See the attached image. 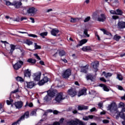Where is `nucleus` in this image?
<instances>
[{"mask_svg": "<svg viewBox=\"0 0 125 125\" xmlns=\"http://www.w3.org/2000/svg\"><path fill=\"white\" fill-rule=\"evenodd\" d=\"M78 109L80 111H82V110H87V109H88V106L86 105H79Z\"/></svg>", "mask_w": 125, "mask_h": 125, "instance_id": "obj_24", "label": "nucleus"}, {"mask_svg": "<svg viewBox=\"0 0 125 125\" xmlns=\"http://www.w3.org/2000/svg\"><path fill=\"white\" fill-rule=\"evenodd\" d=\"M57 53L59 54L60 56H64V55H65V51H64V50H58L57 52H56L55 54H54V56H56V54H57Z\"/></svg>", "mask_w": 125, "mask_h": 125, "instance_id": "obj_20", "label": "nucleus"}, {"mask_svg": "<svg viewBox=\"0 0 125 125\" xmlns=\"http://www.w3.org/2000/svg\"><path fill=\"white\" fill-rule=\"evenodd\" d=\"M15 106L16 109H18L19 110L23 106V102L21 101L17 102L15 103Z\"/></svg>", "mask_w": 125, "mask_h": 125, "instance_id": "obj_13", "label": "nucleus"}, {"mask_svg": "<svg viewBox=\"0 0 125 125\" xmlns=\"http://www.w3.org/2000/svg\"><path fill=\"white\" fill-rule=\"evenodd\" d=\"M34 47L35 49H41V48H42V47L38 45L37 43H34Z\"/></svg>", "mask_w": 125, "mask_h": 125, "instance_id": "obj_39", "label": "nucleus"}, {"mask_svg": "<svg viewBox=\"0 0 125 125\" xmlns=\"http://www.w3.org/2000/svg\"><path fill=\"white\" fill-rule=\"evenodd\" d=\"M77 121L70 120L66 123V125H77Z\"/></svg>", "mask_w": 125, "mask_h": 125, "instance_id": "obj_26", "label": "nucleus"}, {"mask_svg": "<svg viewBox=\"0 0 125 125\" xmlns=\"http://www.w3.org/2000/svg\"><path fill=\"white\" fill-rule=\"evenodd\" d=\"M112 18L114 19V20H116V19H119V16H113Z\"/></svg>", "mask_w": 125, "mask_h": 125, "instance_id": "obj_55", "label": "nucleus"}, {"mask_svg": "<svg viewBox=\"0 0 125 125\" xmlns=\"http://www.w3.org/2000/svg\"><path fill=\"white\" fill-rule=\"evenodd\" d=\"M82 50L83 51H89L91 50V47L89 46H85L82 48Z\"/></svg>", "mask_w": 125, "mask_h": 125, "instance_id": "obj_29", "label": "nucleus"}, {"mask_svg": "<svg viewBox=\"0 0 125 125\" xmlns=\"http://www.w3.org/2000/svg\"><path fill=\"white\" fill-rule=\"evenodd\" d=\"M83 120L84 121H88V120H89L88 116H85V117H83Z\"/></svg>", "mask_w": 125, "mask_h": 125, "instance_id": "obj_54", "label": "nucleus"}, {"mask_svg": "<svg viewBox=\"0 0 125 125\" xmlns=\"http://www.w3.org/2000/svg\"><path fill=\"white\" fill-rule=\"evenodd\" d=\"M91 66L93 67V70L94 72H97L98 71V66L99 65V62L98 61H95L91 63Z\"/></svg>", "mask_w": 125, "mask_h": 125, "instance_id": "obj_9", "label": "nucleus"}, {"mask_svg": "<svg viewBox=\"0 0 125 125\" xmlns=\"http://www.w3.org/2000/svg\"><path fill=\"white\" fill-rule=\"evenodd\" d=\"M120 107H125V104L124 103H120L119 104Z\"/></svg>", "mask_w": 125, "mask_h": 125, "instance_id": "obj_56", "label": "nucleus"}, {"mask_svg": "<svg viewBox=\"0 0 125 125\" xmlns=\"http://www.w3.org/2000/svg\"><path fill=\"white\" fill-rule=\"evenodd\" d=\"M47 82H48V78H47V77H44L42 80L38 83V84L40 86L43 85V84H44L45 83H47Z\"/></svg>", "mask_w": 125, "mask_h": 125, "instance_id": "obj_12", "label": "nucleus"}, {"mask_svg": "<svg viewBox=\"0 0 125 125\" xmlns=\"http://www.w3.org/2000/svg\"><path fill=\"white\" fill-rule=\"evenodd\" d=\"M103 122L104 123V124H108L109 123V121L107 120H104L103 121Z\"/></svg>", "mask_w": 125, "mask_h": 125, "instance_id": "obj_60", "label": "nucleus"}, {"mask_svg": "<svg viewBox=\"0 0 125 125\" xmlns=\"http://www.w3.org/2000/svg\"><path fill=\"white\" fill-rule=\"evenodd\" d=\"M90 112H94V111H96V108L95 107H93L92 108H91L90 110Z\"/></svg>", "mask_w": 125, "mask_h": 125, "instance_id": "obj_62", "label": "nucleus"}, {"mask_svg": "<svg viewBox=\"0 0 125 125\" xmlns=\"http://www.w3.org/2000/svg\"><path fill=\"white\" fill-rule=\"evenodd\" d=\"M103 75L104 76L105 78H110V77H112L113 74L111 73H105V71L103 72Z\"/></svg>", "mask_w": 125, "mask_h": 125, "instance_id": "obj_30", "label": "nucleus"}, {"mask_svg": "<svg viewBox=\"0 0 125 125\" xmlns=\"http://www.w3.org/2000/svg\"><path fill=\"white\" fill-rule=\"evenodd\" d=\"M116 108H117V105L115 103H112L108 105L107 107L108 111H110V112H113L116 110Z\"/></svg>", "mask_w": 125, "mask_h": 125, "instance_id": "obj_8", "label": "nucleus"}, {"mask_svg": "<svg viewBox=\"0 0 125 125\" xmlns=\"http://www.w3.org/2000/svg\"><path fill=\"white\" fill-rule=\"evenodd\" d=\"M27 62H28V63H31V64H35L36 61L35 59H29L27 60Z\"/></svg>", "mask_w": 125, "mask_h": 125, "instance_id": "obj_33", "label": "nucleus"}, {"mask_svg": "<svg viewBox=\"0 0 125 125\" xmlns=\"http://www.w3.org/2000/svg\"><path fill=\"white\" fill-rule=\"evenodd\" d=\"M10 101L7 100L6 103L7 105H11L12 104V103L13 102V100L11 99V97L9 98Z\"/></svg>", "mask_w": 125, "mask_h": 125, "instance_id": "obj_37", "label": "nucleus"}, {"mask_svg": "<svg viewBox=\"0 0 125 125\" xmlns=\"http://www.w3.org/2000/svg\"><path fill=\"white\" fill-rule=\"evenodd\" d=\"M27 18L25 17H22L21 18V21H23V20H26Z\"/></svg>", "mask_w": 125, "mask_h": 125, "instance_id": "obj_61", "label": "nucleus"}, {"mask_svg": "<svg viewBox=\"0 0 125 125\" xmlns=\"http://www.w3.org/2000/svg\"><path fill=\"white\" fill-rule=\"evenodd\" d=\"M24 64V62L22 61H19L18 62L13 65V68L15 70H19L22 65Z\"/></svg>", "mask_w": 125, "mask_h": 125, "instance_id": "obj_7", "label": "nucleus"}, {"mask_svg": "<svg viewBox=\"0 0 125 125\" xmlns=\"http://www.w3.org/2000/svg\"><path fill=\"white\" fill-rule=\"evenodd\" d=\"M71 75H72V71L71 69H67L63 71L62 77V78H64V79H67V78H69Z\"/></svg>", "mask_w": 125, "mask_h": 125, "instance_id": "obj_4", "label": "nucleus"}, {"mask_svg": "<svg viewBox=\"0 0 125 125\" xmlns=\"http://www.w3.org/2000/svg\"><path fill=\"white\" fill-rule=\"evenodd\" d=\"M87 39H83L80 41V43L76 45V47H78L79 46H82L83 44H84L87 42Z\"/></svg>", "mask_w": 125, "mask_h": 125, "instance_id": "obj_18", "label": "nucleus"}, {"mask_svg": "<svg viewBox=\"0 0 125 125\" xmlns=\"http://www.w3.org/2000/svg\"><path fill=\"white\" fill-rule=\"evenodd\" d=\"M88 71V65H86L85 66H82L81 67V71L82 73H86Z\"/></svg>", "mask_w": 125, "mask_h": 125, "instance_id": "obj_21", "label": "nucleus"}, {"mask_svg": "<svg viewBox=\"0 0 125 125\" xmlns=\"http://www.w3.org/2000/svg\"><path fill=\"white\" fill-rule=\"evenodd\" d=\"M101 31L103 32L104 35H106L107 36H109V37H110V39L112 38V34L111 33H110L109 32L107 31L106 30H105L103 28H102V29H101Z\"/></svg>", "mask_w": 125, "mask_h": 125, "instance_id": "obj_22", "label": "nucleus"}, {"mask_svg": "<svg viewBox=\"0 0 125 125\" xmlns=\"http://www.w3.org/2000/svg\"><path fill=\"white\" fill-rule=\"evenodd\" d=\"M90 94H94L95 93V91L94 90H91L89 91Z\"/></svg>", "mask_w": 125, "mask_h": 125, "instance_id": "obj_53", "label": "nucleus"}, {"mask_svg": "<svg viewBox=\"0 0 125 125\" xmlns=\"http://www.w3.org/2000/svg\"><path fill=\"white\" fill-rule=\"evenodd\" d=\"M16 80L18 81V82H24V79L20 77H17Z\"/></svg>", "mask_w": 125, "mask_h": 125, "instance_id": "obj_43", "label": "nucleus"}, {"mask_svg": "<svg viewBox=\"0 0 125 125\" xmlns=\"http://www.w3.org/2000/svg\"><path fill=\"white\" fill-rule=\"evenodd\" d=\"M63 122H64V118H61V119H60V122H59L60 125H61V124H63Z\"/></svg>", "mask_w": 125, "mask_h": 125, "instance_id": "obj_57", "label": "nucleus"}, {"mask_svg": "<svg viewBox=\"0 0 125 125\" xmlns=\"http://www.w3.org/2000/svg\"><path fill=\"white\" fill-rule=\"evenodd\" d=\"M81 18H71L70 22L71 23H76V22H78V21H80L81 20Z\"/></svg>", "mask_w": 125, "mask_h": 125, "instance_id": "obj_27", "label": "nucleus"}, {"mask_svg": "<svg viewBox=\"0 0 125 125\" xmlns=\"http://www.w3.org/2000/svg\"><path fill=\"white\" fill-rule=\"evenodd\" d=\"M2 42H3L5 46V48L7 50H9V47H11V49L10 50V52L9 53L10 54H12L13 51H14V50H15V45H14V44H9V43H8V42H6V41H1Z\"/></svg>", "mask_w": 125, "mask_h": 125, "instance_id": "obj_2", "label": "nucleus"}, {"mask_svg": "<svg viewBox=\"0 0 125 125\" xmlns=\"http://www.w3.org/2000/svg\"><path fill=\"white\" fill-rule=\"evenodd\" d=\"M100 86H101L102 87H103V89L104 91H109L110 90L109 88L106 86L105 85H104L103 84H100Z\"/></svg>", "mask_w": 125, "mask_h": 125, "instance_id": "obj_32", "label": "nucleus"}, {"mask_svg": "<svg viewBox=\"0 0 125 125\" xmlns=\"http://www.w3.org/2000/svg\"><path fill=\"white\" fill-rule=\"evenodd\" d=\"M18 91H19V90H18V89H17L12 91L11 93H16V92H18Z\"/></svg>", "mask_w": 125, "mask_h": 125, "instance_id": "obj_58", "label": "nucleus"}, {"mask_svg": "<svg viewBox=\"0 0 125 125\" xmlns=\"http://www.w3.org/2000/svg\"><path fill=\"white\" fill-rule=\"evenodd\" d=\"M85 94H86V89H83L79 91L78 96V97H80V96H82V95H85Z\"/></svg>", "mask_w": 125, "mask_h": 125, "instance_id": "obj_16", "label": "nucleus"}, {"mask_svg": "<svg viewBox=\"0 0 125 125\" xmlns=\"http://www.w3.org/2000/svg\"><path fill=\"white\" fill-rule=\"evenodd\" d=\"M86 79L87 80H91L92 82H93V81H94V79L93 78V77H92V76L90 75L87 76Z\"/></svg>", "mask_w": 125, "mask_h": 125, "instance_id": "obj_38", "label": "nucleus"}, {"mask_svg": "<svg viewBox=\"0 0 125 125\" xmlns=\"http://www.w3.org/2000/svg\"><path fill=\"white\" fill-rule=\"evenodd\" d=\"M24 76L30 78L31 77V71L29 70V69H26L24 71Z\"/></svg>", "mask_w": 125, "mask_h": 125, "instance_id": "obj_28", "label": "nucleus"}, {"mask_svg": "<svg viewBox=\"0 0 125 125\" xmlns=\"http://www.w3.org/2000/svg\"><path fill=\"white\" fill-rule=\"evenodd\" d=\"M117 79L119 80V81H123V76L121 74H117Z\"/></svg>", "mask_w": 125, "mask_h": 125, "instance_id": "obj_44", "label": "nucleus"}, {"mask_svg": "<svg viewBox=\"0 0 125 125\" xmlns=\"http://www.w3.org/2000/svg\"><path fill=\"white\" fill-rule=\"evenodd\" d=\"M76 122L77 123V125H84V123H83L82 121L77 120Z\"/></svg>", "mask_w": 125, "mask_h": 125, "instance_id": "obj_41", "label": "nucleus"}, {"mask_svg": "<svg viewBox=\"0 0 125 125\" xmlns=\"http://www.w3.org/2000/svg\"><path fill=\"white\" fill-rule=\"evenodd\" d=\"M117 88L119 89V90H123V87L121 85H117Z\"/></svg>", "mask_w": 125, "mask_h": 125, "instance_id": "obj_52", "label": "nucleus"}, {"mask_svg": "<svg viewBox=\"0 0 125 125\" xmlns=\"http://www.w3.org/2000/svg\"><path fill=\"white\" fill-rule=\"evenodd\" d=\"M21 121V120H20V119L17 122L14 123L12 125H17V124H18V123H19V122H20Z\"/></svg>", "mask_w": 125, "mask_h": 125, "instance_id": "obj_64", "label": "nucleus"}, {"mask_svg": "<svg viewBox=\"0 0 125 125\" xmlns=\"http://www.w3.org/2000/svg\"><path fill=\"white\" fill-rule=\"evenodd\" d=\"M38 11H39L38 9L34 7H31L27 10V13L28 14H36Z\"/></svg>", "mask_w": 125, "mask_h": 125, "instance_id": "obj_6", "label": "nucleus"}, {"mask_svg": "<svg viewBox=\"0 0 125 125\" xmlns=\"http://www.w3.org/2000/svg\"><path fill=\"white\" fill-rule=\"evenodd\" d=\"M84 35H86L87 38H89V34H87V29H84L83 31Z\"/></svg>", "mask_w": 125, "mask_h": 125, "instance_id": "obj_46", "label": "nucleus"}, {"mask_svg": "<svg viewBox=\"0 0 125 125\" xmlns=\"http://www.w3.org/2000/svg\"><path fill=\"white\" fill-rule=\"evenodd\" d=\"M5 19H10V21H16V20H13V19H12V18H10V17H9V16H6V17H5Z\"/></svg>", "mask_w": 125, "mask_h": 125, "instance_id": "obj_49", "label": "nucleus"}, {"mask_svg": "<svg viewBox=\"0 0 125 125\" xmlns=\"http://www.w3.org/2000/svg\"><path fill=\"white\" fill-rule=\"evenodd\" d=\"M51 34L52 36H54V37H56V36H60L59 34V30L57 29V28H54L52 29L51 31Z\"/></svg>", "mask_w": 125, "mask_h": 125, "instance_id": "obj_15", "label": "nucleus"}, {"mask_svg": "<svg viewBox=\"0 0 125 125\" xmlns=\"http://www.w3.org/2000/svg\"><path fill=\"white\" fill-rule=\"evenodd\" d=\"M5 2L6 5H7V6H9V5L12 6L13 5V2L11 3V2H10L9 1L5 0Z\"/></svg>", "mask_w": 125, "mask_h": 125, "instance_id": "obj_40", "label": "nucleus"}, {"mask_svg": "<svg viewBox=\"0 0 125 125\" xmlns=\"http://www.w3.org/2000/svg\"><path fill=\"white\" fill-rule=\"evenodd\" d=\"M100 81H102V82H104V83H106V80L104 79V78H101Z\"/></svg>", "mask_w": 125, "mask_h": 125, "instance_id": "obj_63", "label": "nucleus"}, {"mask_svg": "<svg viewBox=\"0 0 125 125\" xmlns=\"http://www.w3.org/2000/svg\"><path fill=\"white\" fill-rule=\"evenodd\" d=\"M22 5V3L21 1L15 0L13 2V6H15L16 8H19Z\"/></svg>", "mask_w": 125, "mask_h": 125, "instance_id": "obj_14", "label": "nucleus"}, {"mask_svg": "<svg viewBox=\"0 0 125 125\" xmlns=\"http://www.w3.org/2000/svg\"><path fill=\"white\" fill-rule=\"evenodd\" d=\"M110 13L112 15H116V11L115 10H110Z\"/></svg>", "mask_w": 125, "mask_h": 125, "instance_id": "obj_50", "label": "nucleus"}, {"mask_svg": "<svg viewBox=\"0 0 125 125\" xmlns=\"http://www.w3.org/2000/svg\"><path fill=\"white\" fill-rule=\"evenodd\" d=\"M37 115V110H34L32 111L30 114V116H36Z\"/></svg>", "mask_w": 125, "mask_h": 125, "instance_id": "obj_45", "label": "nucleus"}, {"mask_svg": "<svg viewBox=\"0 0 125 125\" xmlns=\"http://www.w3.org/2000/svg\"><path fill=\"white\" fill-rule=\"evenodd\" d=\"M90 20V17H87V18H86L85 19V20H84V23H86V22H88V21Z\"/></svg>", "mask_w": 125, "mask_h": 125, "instance_id": "obj_48", "label": "nucleus"}, {"mask_svg": "<svg viewBox=\"0 0 125 125\" xmlns=\"http://www.w3.org/2000/svg\"><path fill=\"white\" fill-rule=\"evenodd\" d=\"M57 94V91L56 90H48L47 91V95L44 98L45 101H49L51 99V97L55 96Z\"/></svg>", "mask_w": 125, "mask_h": 125, "instance_id": "obj_1", "label": "nucleus"}, {"mask_svg": "<svg viewBox=\"0 0 125 125\" xmlns=\"http://www.w3.org/2000/svg\"><path fill=\"white\" fill-rule=\"evenodd\" d=\"M120 39H121V36L116 35L113 37V40L116 41V42H119L120 41Z\"/></svg>", "mask_w": 125, "mask_h": 125, "instance_id": "obj_35", "label": "nucleus"}, {"mask_svg": "<svg viewBox=\"0 0 125 125\" xmlns=\"http://www.w3.org/2000/svg\"><path fill=\"white\" fill-rule=\"evenodd\" d=\"M119 116L121 119H123V120H124V121L122 122V124L123 125H125V114L123 112H120L119 113Z\"/></svg>", "mask_w": 125, "mask_h": 125, "instance_id": "obj_19", "label": "nucleus"}, {"mask_svg": "<svg viewBox=\"0 0 125 125\" xmlns=\"http://www.w3.org/2000/svg\"><path fill=\"white\" fill-rule=\"evenodd\" d=\"M24 42V43H25V44H27V45H29V46L32 45L33 44V42L28 39L26 40Z\"/></svg>", "mask_w": 125, "mask_h": 125, "instance_id": "obj_31", "label": "nucleus"}, {"mask_svg": "<svg viewBox=\"0 0 125 125\" xmlns=\"http://www.w3.org/2000/svg\"><path fill=\"white\" fill-rule=\"evenodd\" d=\"M27 106H29V107H33V103H30V104H28V103H26V104L24 105V107H27Z\"/></svg>", "mask_w": 125, "mask_h": 125, "instance_id": "obj_47", "label": "nucleus"}, {"mask_svg": "<svg viewBox=\"0 0 125 125\" xmlns=\"http://www.w3.org/2000/svg\"><path fill=\"white\" fill-rule=\"evenodd\" d=\"M28 37H30L31 38H38V36L35 34H28Z\"/></svg>", "mask_w": 125, "mask_h": 125, "instance_id": "obj_42", "label": "nucleus"}, {"mask_svg": "<svg viewBox=\"0 0 125 125\" xmlns=\"http://www.w3.org/2000/svg\"><path fill=\"white\" fill-rule=\"evenodd\" d=\"M47 32H42L40 34V36H41V37H42L43 39H44V37L47 36Z\"/></svg>", "mask_w": 125, "mask_h": 125, "instance_id": "obj_34", "label": "nucleus"}, {"mask_svg": "<svg viewBox=\"0 0 125 125\" xmlns=\"http://www.w3.org/2000/svg\"><path fill=\"white\" fill-rule=\"evenodd\" d=\"M34 55L35 56V57H36L37 59L38 60H41V58H40V56L38 55V54H34Z\"/></svg>", "mask_w": 125, "mask_h": 125, "instance_id": "obj_51", "label": "nucleus"}, {"mask_svg": "<svg viewBox=\"0 0 125 125\" xmlns=\"http://www.w3.org/2000/svg\"><path fill=\"white\" fill-rule=\"evenodd\" d=\"M53 125H60V123L57 122H54Z\"/></svg>", "mask_w": 125, "mask_h": 125, "instance_id": "obj_59", "label": "nucleus"}, {"mask_svg": "<svg viewBox=\"0 0 125 125\" xmlns=\"http://www.w3.org/2000/svg\"><path fill=\"white\" fill-rule=\"evenodd\" d=\"M29 117V112H26L25 113L24 115H22L20 119L21 121H23L24 119H28Z\"/></svg>", "mask_w": 125, "mask_h": 125, "instance_id": "obj_25", "label": "nucleus"}, {"mask_svg": "<svg viewBox=\"0 0 125 125\" xmlns=\"http://www.w3.org/2000/svg\"><path fill=\"white\" fill-rule=\"evenodd\" d=\"M67 93L71 97H74L77 95V91L74 89L71 88L68 90Z\"/></svg>", "mask_w": 125, "mask_h": 125, "instance_id": "obj_11", "label": "nucleus"}, {"mask_svg": "<svg viewBox=\"0 0 125 125\" xmlns=\"http://www.w3.org/2000/svg\"><path fill=\"white\" fill-rule=\"evenodd\" d=\"M97 20L99 22H104L106 20V15H105V14H101L97 18Z\"/></svg>", "mask_w": 125, "mask_h": 125, "instance_id": "obj_10", "label": "nucleus"}, {"mask_svg": "<svg viewBox=\"0 0 125 125\" xmlns=\"http://www.w3.org/2000/svg\"><path fill=\"white\" fill-rule=\"evenodd\" d=\"M116 15H123V11L120 9H117L116 10Z\"/></svg>", "mask_w": 125, "mask_h": 125, "instance_id": "obj_36", "label": "nucleus"}, {"mask_svg": "<svg viewBox=\"0 0 125 125\" xmlns=\"http://www.w3.org/2000/svg\"><path fill=\"white\" fill-rule=\"evenodd\" d=\"M65 98V96H64L63 93H59L57 94L55 98V101L57 102H61V101H62V100H64Z\"/></svg>", "mask_w": 125, "mask_h": 125, "instance_id": "obj_3", "label": "nucleus"}, {"mask_svg": "<svg viewBox=\"0 0 125 125\" xmlns=\"http://www.w3.org/2000/svg\"><path fill=\"white\" fill-rule=\"evenodd\" d=\"M41 76H42V73L38 72L33 74L32 77L34 81L35 82H39L41 80Z\"/></svg>", "mask_w": 125, "mask_h": 125, "instance_id": "obj_5", "label": "nucleus"}, {"mask_svg": "<svg viewBox=\"0 0 125 125\" xmlns=\"http://www.w3.org/2000/svg\"><path fill=\"white\" fill-rule=\"evenodd\" d=\"M118 27L119 29H124L125 28V22L119 21L118 23Z\"/></svg>", "mask_w": 125, "mask_h": 125, "instance_id": "obj_17", "label": "nucleus"}, {"mask_svg": "<svg viewBox=\"0 0 125 125\" xmlns=\"http://www.w3.org/2000/svg\"><path fill=\"white\" fill-rule=\"evenodd\" d=\"M34 85H35V84L34 82L27 83L26 86L28 88H33Z\"/></svg>", "mask_w": 125, "mask_h": 125, "instance_id": "obj_23", "label": "nucleus"}]
</instances>
